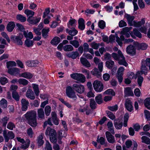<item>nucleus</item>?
I'll return each instance as SVG.
<instances>
[{
	"mask_svg": "<svg viewBox=\"0 0 150 150\" xmlns=\"http://www.w3.org/2000/svg\"><path fill=\"white\" fill-rule=\"evenodd\" d=\"M79 28L81 30H83L85 28L84 21L82 18H80L78 20Z\"/></svg>",
	"mask_w": 150,
	"mask_h": 150,
	"instance_id": "obj_22",
	"label": "nucleus"
},
{
	"mask_svg": "<svg viewBox=\"0 0 150 150\" xmlns=\"http://www.w3.org/2000/svg\"><path fill=\"white\" fill-rule=\"evenodd\" d=\"M79 55V53L77 51L72 52L71 53H69L67 54V57L73 59L76 58Z\"/></svg>",
	"mask_w": 150,
	"mask_h": 150,
	"instance_id": "obj_25",
	"label": "nucleus"
},
{
	"mask_svg": "<svg viewBox=\"0 0 150 150\" xmlns=\"http://www.w3.org/2000/svg\"><path fill=\"white\" fill-rule=\"evenodd\" d=\"M43 136L44 134L42 133L39 135L38 138V146H41L42 145L44 142V140H43Z\"/></svg>",
	"mask_w": 150,
	"mask_h": 150,
	"instance_id": "obj_27",
	"label": "nucleus"
},
{
	"mask_svg": "<svg viewBox=\"0 0 150 150\" xmlns=\"http://www.w3.org/2000/svg\"><path fill=\"white\" fill-rule=\"evenodd\" d=\"M73 89V87L68 86L66 88V94L67 96L69 98H71L75 101L77 98L76 93Z\"/></svg>",
	"mask_w": 150,
	"mask_h": 150,
	"instance_id": "obj_4",
	"label": "nucleus"
},
{
	"mask_svg": "<svg viewBox=\"0 0 150 150\" xmlns=\"http://www.w3.org/2000/svg\"><path fill=\"white\" fill-rule=\"evenodd\" d=\"M38 119L44 120L45 119V115L43 108H40L37 110Z\"/></svg>",
	"mask_w": 150,
	"mask_h": 150,
	"instance_id": "obj_18",
	"label": "nucleus"
},
{
	"mask_svg": "<svg viewBox=\"0 0 150 150\" xmlns=\"http://www.w3.org/2000/svg\"><path fill=\"white\" fill-rule=\"evenodd\" d=\"M134 34L137 37L140 38H142V34L136 29H134L133 30Z\"/></svg>",
	"mask_w": 150,
	"mask_h": 150,
	"instance_id": "obj_58",
	"label": "nucleus"
},
{
	"mask_svg": "<svg viewBox=\"0 0 150 150\" xmlns=\"http://www.w3.org/2000/svg\"><path fill=\"white\" fill-rule=\"evenodd\" d=\"M45 149V150H52V146L50 142L48 141H47L46 142Z\"/></svg>",
	"mask_w": 150,
	"mask_h": 150,
	"instance_id": "obj_61",
	"label": "nucleus"
},
{
	"mask_svg": "<svg viewBox=\"0 0 150 150\" xmlns=\"http://www.w3.org/2000/svg\"><path fill=\"white\" fill-rule=\"evenodd\" d=\"M78 33V31L76 30L75 28L70 30L69 32V34L72 36H74L76 35Z\"/></svg>",
	"mask_w": 150,
	"mask_h": 150,
	"instance_id": "obj_57",
	"label": "nucleus"
},
{
	"mask_svg": "<svg viewBox=\"0 0 150 150\" xmlns=\"http://www.w3.org/2000/svg\"><path fill=\"white\" fill-rule=\"evenodd\" d=\"M32 86L35 94L36 96H38L40 93L38 85L35 84H33Z\"/></svg>",
	"mask_w": 150,
	"mask_h": 150,
	"instance_id": "obj_37",
	"label": "nucleus"
},
{
	"mask_svg": "<svg viewBox=\"0 0 150 150\" xmlns=\"http://www.w3.org/2000/svg\"><path fill=\"white\" fill-rule=\"evenodd\" d=\"M95 100L96 103L99 104H101L103 102L102 96L101 94H99L96 97Z\"/></svg>",
	"mask_w": 150,
	"mask_h": 150,
	"instance_id": "obj_42",
	"label": "nucleus"
},
{
	"mask_svg": "<svg viewBox=\"0 0 150 150\" xmlns=\"http://www.w3.org/2000/svg\"><path fill=\"white\" fill-rule=\"evenodd\" d=\"M46 136H49L50 137L56 135V132L55 130L50 127H47L45 132Z\"/></svg>",
	"mask_w": 150,
	"mask_h": 150,
	"instance_id": "obj_15",
	"label": "nucleus"
},
{
	"mask_svg": "<svg viewBox=\"0 0 150 150\" xmlns=\"http://www.w3.org/2000/svg\"><path fill=\"white\" fill-rule=\"evenodd\" d=\"M7 128L11 130H13L14 128H15V126L14 124L12 122H9L7 125Z\"/></svg>",
	"mask_w": 150,
	"mask_h": 150,
	"instance_id": "obj_63",
	"label": "nucleus"
},
{
	"mask_svg": "<svg viewBox=\"0 0 150 150\" xmlns=\"http://www.w3.org/2000/svg\"><path fill=\"white\" fill-rule=\"evenodd\" d=\"M7 101L4 98H2L0 101V106L2 108H6L7 106Z\"/></svg>",
	"mask_w": 150,
	"mask_h": 150,
	"instance_id": "obj_41",
	"label": "nucleus"
},
{
	"mask_svg": "<svg viewBox=\"0 0 150 150\" xmlns=\"http://www.w3.org/2000/svg\"><path fill=\"white\" fill-rule=\"evenodd\" d=\"M75 23H76V21L75 19L70 20L67 24L68 27L69 28H71V26H74Z\"/></svg>",
	"mask_w": 150,
	"mask_h": 150,
	"instance_id": "obj_53",
	"label": "nucleus"
},
{
	"mask_svg": "<svg viewBox=\"0 0 150 150\" xmlns=\"http://www.w3.org/2000/svg\"><path fill=\"white\" fill-rule=\"evenodd\" d=\"M118 54L113 53L112 54V57L114 59L118 61V63L120 65H122L127 67L128 64L125 61V58L121 51L120 50L118 51Z\"/></svg>",
	"mask_w": 150,
	"mask_h": 150,
	"instance_id": "obj_2",
	"label": "nucleus"
},
{
	"mask_svg": "<svg viewBox=\"0 0 150 150\" xmlns=\"http://www.w3.org/2000/svg\"><path fill=\"white\" fill-rule=\"evenodd\" d=\"M40 18H37L36 17H32L30 18V17H28L27 19V21L31 24L35 25L40 21Z\"/></svg>",
	"mask_w": 150,
	"mask_h": 150,
	"instance_id": "obj_13",
	"label": "nucleus"
},
{
	"mask_svg": "<svg viewBox=\"0 0 150 150\" xmlns=\"http://www.w3.org/2000/svg\"><path fill=\"white\" fill-rule=\"evenodd\" d=\"M51 107L49 105L46 106L45 108V113L46 116H48L50 115L51 112Z\"/></svg>",
	"mask_w": 150,
	"mask_h": 150,
	"instance_id": "obj_47",
	"label": "nucleus"
},
{
	"mask_svg": "<svg viewBox=\"0 0 150 150\" xmlns=\"http://www.w3.org/2000/svg\"><path fill=\"white\" fill-rule=\"evenodd\" d=\"M25 117L28 121V123L32 127H35L38 125L36 119V113L34 110L27 112L24 115Z\"/></svg>",
	"mask_w": 150,
	"mask_h": 150,
	"instance_id": "obj_1",
	"label": "nucleus"
},
{
	"mask_svg": "<svg viewBox=\"0 0 150 150\" xmlns=\"http://www.w3.org/2000/svg\"><path fill=\"white\" fill-rule=\"evenodd\" d=\"M142 142L147 144H150V139L145 136H142Z\"/></svg>",
	"mask_w": 150,
	"mask_h": 150,
	"instance_id": "obj_50",
	"label": "nucleus"
},
{
	"mask_svg": "<svg viewBox=\"0 0 150 150\" xmlns=\"http://www.w3.org/2000/svg\"><path fill=\"white\" fill-rule=\"evenodd\" d=\"M16 18L18 20L22 22H25L26 20V18L21 14L17 15Z\"/></svg>",
	"mask_w": 150,
	"mask_h": 150,
	"instance_id": "obj_43",
	"label": "nucleus"
},
{
	"mask_svg": "<svg viewBox=\"0 0 150 150\" xmlns=\"http://www.w3.org/2000/svg\"><path fill=\"white\" fill-rule=\"evenodd\" d=\"M8 72L11 75H16L19 74V69L16 68H9L8 70Z\"/></svg>",
	"mask_w": 150,
	"mask_h": 150,
	"instance_id": "obj_20",
	"label": "nucleus"
},
{
	"mask_svg": "<svg viewBox=\"0 0 150 150\" xmlns=\"http://www.w3.org/2000/svg\"><path fill=\"white\" fill-rule=\"evenodd\" d=\"M73 89L79 93L81 94L84 91V87L81 84H74L72 85Z\"/></svg>",
	"mask_w": 150,
	"mask_h": 150,
	"instance_id": "obj_9",
	"label": "nucleus"
},
{
	"mask_svg": "<svg viewBox=\"0 0 150 150\" xmlns=\"http://www.w3.org/2000/svg\"><path fill=\"white\" fill-rule=\"evenodd\" d=\"M82 72L83 73L86 75V77L87 79H89L91 78V76L90 74L89 70L84 69H82Z\"/></svg>",
	"mask_w": 150,
	"mask_h": 150,
	"instance_id": "obj_46",
	"label": "nucleus"
},
{
	"mask_svg": "<svg viewBox=\"0 0 150 150\" xmlns=\"http://www.w3.org/2000/svg\"><path fill=\"white\" fill-rule=\"evenodd\" d=\"M8 120L9 118L6 117H4L1 119V123L3 126L5 127L6 126Z\"/></svg>",
	"mask_w": 150,
	"mask_h": 150,
	"instance_id": "obj_64",
	"label": "nucleus"
},
{
	"mask_svg": "<svg viewBox=\"0 0 150 150\" xmlns=\"http://www.w3.org/2000/svg\"><path fill=\"white\" fill-rule=\"evenodd\" d=\"M145 106L149 110H150V98H146L144 101Z\"/></svg>",
	"mask_w": 150,
	"mask_h": 150,
	"instance_id": "obj_40",
	"label": "nucleus"
},
{
	"mask_svg": "<svg viewBox=\"0 0 150 150\" xmlns=\"http://www.w3.org/2000/svg\"><path fill=\"white\" fill-rule=\"evenodd\" d=\"M125 105L126 108L129 112H131L133 110L132 102L129 99H127L126 100Z\"/></svg>",
	"mask_w": 150,
	"mask_h": 150,
	"instance_id": "obj_17",
	"label": "nucleus"
},
{
	"mask_svg": "<svg viewBox=\"0 0 150 150\" xmlns=\"http://www.w3.org/2000/svg\"><path fill=\"white\" fill-rule=\"evenodd\" d=\"M106 113L108 117L111 120H113L115 118V116L112 112L109 111H106Z\"/></svg>",
	"mask_w": 150,
	"mask_h": 150,
	"instance_id": "obj_54",
	"label": "nucleus"
},
{
	"mask_svg": "<svg viewBox=\"0 0 150 150\" xmlns=\"http://www.w3.org/2000/svg\"><path fill=\"white\" fill-rule=\"evenodd\" d=\"M107 126L109 130L111 133L113 134H114L115 132L112 122L111 121L108 122L107 123Z\"/></svg>",
	"mask_w": 150,
	"mask_h": 150,
	"instance_id": "obj_28",
	"label": "nucleus"
},
{
	"mask_svg": "<svg viewBox=\"0 0 150 150\" xmlns=\"http://www.w3.org/2000/svg\"><path fill=\"white\" fill-rule=\"evenodd\" d=\"M24 13L27 16H29L28 17H30V18H32L35 14V12L33 11L28 9L25 10Z\"/></svg>",
	"mask_w": 150,
	"mask_h": 150,
	"instance_id": "obj_38",
	"label": "nucleus"
},
{
	"mask_svg": "<svg viewBox=\"0 0 150 150\" xmlns=\"http://www.w3.org/2000/svg\"><path fill=\"white\" fill-rule=\"evenodd\" d=\"M49 31V28H43L42 31V36L44 38H47L48 36V33Z\"/></svg>",
	"mask_w": 150,
	"mask_h": 150,
	"instance_id": "obj_34",
	"label": "nucleus"
},
{
	"mask_svg": "<svg viewBox=\"0 0 150 150\" xmlns=\"http://www.w3.org/2000/svg\"><path fill=\"white\" fill-rule=\"evenodd\" d=\"M129 117V114L128 113H126L125 115L124 118L123 125L125 127H126L127 126V122Z\"/></svg>",
	"mask_w": 150,
	"mask_h": 150,
	"instance_id": "obj_52",
	"label": "nucleus"
},
{
	"mask_svg": "<svg viewBox=\"0 0 150 150\" xmlns=\"http://www.w3.org/2000/svg\"><path fill=\"white\" fill-rule=\"evenodd\" d=\"M3 132V136L6 142H8L9 140L12 139L15 137V134L12 131H9L7 132L6 131L4 130Z\"/></svg>",
	"mask_w": 150,
	"mask_h": 150,
	"instance_id": "obj_7",
	"label": "nucleus"
},
{
	"mask_svg": "<svg viewBox=\"0 0 150 150\" xmlns=\"http://www.w3.org/2000/svg\"><path fill=\"white\" fill-rule=\"evenodd\" d=\"M135 46L129 45L127 46L126 49V52L127 53L131 55H134L136 53Z\"/></svg>",
	"mask_w": 150,
	"mask_h": 150,
	"instance_id": "obj_14",
	"label": "nucleus"
},
{
	"mask_svg": "<svg viewBox=\"0 0 150 150\" xmlns=\"http://www.w3.org/2000/svg\"><path fill=\"white\" fill-rule=\"evenodd\" d=\"M90 45L95 50H97L99 47L100 44L99 43H96L95 42H93L90 44Z\"/></svg>",
	"mask_w": 150,
	"mask_h": 150,
	"instance_id": "obj_55",
	"label": "nucleus"
},
{
	"mask_svg": "<svg viewBox=\"0 0 150 150\" xmlns=\"http://www.w3.org/2000/svg\"><path fill=\"white\" fill-rule=\"evenodd\" d=\"M15 26V24L13 22H10L7 25V30L8 32H11L13 31Z\"/></svg>",
	"mask_w": 150,
	"mask_h": 150,
	"instance_id": "obj_26",
	"label": "nucleus"
},
{
	"mask_svg": "<svg viewBox=\"0 0 150 150\" xmlns=\"http://www.w3.org/2000/svg\"><path fill=\"white\" fill-rule=\"evenodd\" d=\"M114 125L115 128L117 129H121L122 126V122H117L116 120H115Z\"/></svg>",
	"mask_w": 150,
	"mask_h": 150,
	"instance_id": "obj_51",
	"label": "nucleus"
},
{
	"mask_svg": "<svg viewBox=\"0 0 150 150\" xmlns=\"http://www.w3.org/2000/svg\"><path fill=\"white\" fill-rule=\"evenodd\" d=\"M80 61L81 63L86 67H91V64L86 58L82 57L81 58Z\"/></svg>",
	"mask_w": 150,
	"mask_h": 150,
	"instance_id": "obj_23",
	"label": "nucleus"
},
{
	"mask_svg": "<svg viewBox=\"0 0 150 150\" xmlns=\"http://www.w3.org/2000/svg\"><path fill=\"white\" fill-rule=\"evenodd\" d=\"M104 94L111 95L112 96H114L115 95L114 91L111 89H109L106 91L104 92Z\"/></svg>",
	"mask_w": 150,
	"mask_h": 150,
	"instance_id": "obj_56",
	"label": "nucleus"
},
{
	"mask_svg": "<svg viewBox=\"0 0 150 150\" xmlns=\"http://www.w3.org/2000/svg\"><path fill=\"white\" fill-rule=\"evenodd\" d=\"M105 139L103 137H100L99 138V136H98L97 138V142L99 143L101 145H103L105 144Z\"/></svg>",
	"mask_w": 150,
	"mask_h": 150,
	"instance_id": "obj_48",
	"label": "nucleus"
},
{
	"mask_svg": "<svg viewBox=\"0 0 150 150\" xmlns=\"http://www.w3.org/2000/svg\"><path fill=\"white\" fill-rule=\"evenodd\" d=\"M33 42L29 39H27L25 41V45L29 47H32L33 45Z\"/></svg>",
	"mask_w": 150,
	"mask_h": 150,
	"instance_id": "obj_49",
	"label": "nucleus"
},
{
	"mask_svg": "<svg viewBox=\"0 0 150 150\" xmlns=\"http://www.w3.org/2000/svg\"><path fill=\"white\" fill-rule=\"evenodd\" d=\"M18 81L20 84H22L23 86L26 85L28 83L27 80L24 79H19Z\"/></svg>",
	"mask_w": 150,
	"mask_h": 150,
	"instance_id": "obj_45",
	"label": "nucleus"
},
{
	"mask_svg": "<svg viewBox=\"0 0 150 150\" xmlns=\"http://www.w3.org/2000/svg\"><path fill=\"white\" fill-rule=\"evenodd\" d=\"M71 77L82 83H83L86 81V77L84 75L81 74L74 73L70 75Z\"/></svg>",
	"mask_w": 150,
	"mask_h": 150,
	"instance_id": "obj_6",
	"label": "nucleus"
},
{
	"mask_svg": "<svg viewBox=\"0 0 150 150\" xmlns=\"http://www.w3.org/2000/svg\"><path fill=\"white\" fill-rule=\"evenodd\" d=\"M94 90L97 92H100L103 88V85L100 81H95L93 83Z\"/></svg>",
	"mask_w": 150,
	"mask_h": 150,
	"instance_id": "obj_8",
	"label": "nucleus"
},
{
	"mask_svg": "<svg viewBox=\"0 0 150 150\" xmlns=\"http://www.w3.org/2000/svg\"><path fill=\"white\" fill-rule=\"evenodd\" d=\"M20 76L28 79H30L32 77L33 75L30 73L25 72L21 74Z\"/></svg>",
	"mask_w": 150,
	"mask_h": 150,
	"instance_id": "obj_31",
	"label": "nucleus"
},
{
	"mask_svg": "<svg viewBox=\"0 0 150 150\" xmlns=\"http://www.w3.org/2000/svg\"><path fill=\"white\" fill-rule=\"evenodd\" d=\"M60 40V38L59 37H55L52 40L50 43L52 45H56L59 43Z\"/></svg>",
	"mask_w": 150,
	"mask_h": 150,
	"instance_id": "obj_33",
	"label": "nucleus"
},
{
	"mask_svg": "<svg viewBox=\"0 0 150 150\" xmlns=\"http://www.w3.org/2000/svg\"><path fill=\"white\" fill-rule=\"evenodd\" d=\"M134 45L138 50H146L147 48V45L144 43L139 44L137 42H134Z\"/></svg>",
	"mask_w": 150,
	"mask_h": 150,
	"instance_id": "obj_19",
	"label": "nucleus"
},
{
	"mask_svg": "<svg viewBox=\"0 0 150 150\" xmlns=\"http://www.w3.org/2000/svg\"><path fill=\"white\" fill-rule=\"evenodd\" d=\"M26 96L31 100H34L35 98V96L33 91L32 89H28L25 95Z\"/></svg>",
	"mask_w": 150,
	"mask_h": 150,
	"instance_id": "obj_16",
	"label": "nucleus"
},
{
	"mask_svg": "<svg viewBox=\"0 0 150 150\" xmlns=\"http://www.w3.org/2000/svg\"><path fill=\"white\" fill-rule=\"evenodd\" d=\"M21 110L23 111H26L27 110L29 103L28 100L25 98H22L21 100Z\"/></svg>",
	"mask_w": 150,
	"mask_h": 150,
	"instance_id": "obj_12",
	"label": "nucleus"
},
{
	"mask_svg": "<svg viewBox=\"0 0 150 150\" xmlns=\"http://www.w3.org/2000/svg\"><path fill=\"white\" fill-rule=\"evenodd\" d=\"M30 143V140L28 139H27L25 142L22 144L21 146V148L23 149H25L28 148Z\"/></svg>",
	"mask_w": 150,
	"mask_h": 150,
	"instance_id": "obj_30",
	"label": "nucleus"
},
{
	"mask_svg": "<svg viewBox=\"0 0 150 150\" xmlns=\"http://www.w3.org/2000/svg\"><path fill=\"white\" fill-rule=\"evenodd\" d=\"M101 72L102 71H98V69L97 68H94L91 71V73L92 75L96 76L98 78L101 77Z\"/></svg>",
	"mask_w": 150,
	"mask_h": 150,
	"instance_id": "obj_21",
	"label": "nucleus"
},
{
	"mask_svg": "<svg viewBox=\"0 0 150 150\" xmlns=\"http://www.w3.org/2000/svg\"><path fill=\"white\" fill-rule=\"evenodd\" d=\"M98 25L99 27L102 29H103L105 26V23L103 20H101L99 21Z\"/></svg>",
	"mask_w": 150,
	"mask_h": 150,
	"instance_id": "obj_62",
	"label": "nucleus"
},
{
	"mask_svg": "<svg viewBox=\"0 0 150 150\" xmlns=\"http://www.w3.org/2000/svg\"><path fill=\"white\" fill-rule=\"evenodd\" d=\"M105 135L108 141L110 143L114 144L116 143L114 136L110 133L108 131L105 132Z\"/></svg>",
	"mask_w": 150,
	"mask_h": 150,
	"instance_id": "obj_10",
	"label": "nucleus"
},
{
	"mask_svg": "<svg viewBox=\"0 0 150 150\" xmlns=\"http://www.w3.org/2000/svg\"><path fill=\"white\" fill-rule=\"evenodd\" d=\"M52 118L53 122L56 125L59 124V120L57 117V115L55 112H52L51 113Z\"/></svg>",
	"mask_w": 150,
	"mask_h": 150,
	"instance_id": "obj_24",
	"label": "nucleus"
},
{
	"mask_svg": "<svg viewBox=\"0 0 150 150\" xmlns=\"http://www.w3.org/2000/svg\"><path fill=\"white\" fill-rule=\"evenodd\" d=\"M12 96L16 101H18L19 100L20 96L16 91H13L12 93Z\"/></svg>",
	"mask_w": 150,
	"mask_h": 150,
	"instance_id": "obj_35",
	"label": "nucleus"
},
{
	"mask_svg": "<svg viewBox=\"0 0 150 150\" xmlns=\"http://www.w3.org/2000/svg\"><path fill=\"white\" fill-rule=\"evenodd\" d=\"M23 37V34H20L17 36L12 35L10 38L11 41L14 43L18 45H22L23 42L22 40Z\"/></svg>",
	"mask_w": 150,
	"mask_h": 150,
	"instance_id": "obj_5",
	"label": "nucleus"
},
{
	"mask_svg": "<svg viewBox=\"0 0 150 150\" xmlns=\"http://www.w3.org/2000/svg\"><path fill=\"white\" fill-rule=\"evenodd\" d=\"M105 65L107 68L109 69H111L114 65V62L113 61L110 60L106 62Z\"/></svg>",
	"mask_w": 150,
	"mask_h": 150,
	"instance_id": "obj_32",
	"label": "nucleus"
},
{
	"mask_svg": "<svg viewBox=\"0 0 150 150\" xmlns=\"http://www.w3.org/2000/svg\"><path fill=\"white\" fill-rule=\"evenodd\" d=\"M96 103L94 99H90V106L92 109H95L96 108Z\"/></svg>",
	"mask_w": 150,
	"mask_h": 150,
	"instance_id": "obj_39",
	"label": "nucleus"
},
{
	"mask_svg": "<svg viewBox=\"0 0 150 150\" xmlns=\"http://www.w3.org/2000/svg\"><path fill=\"white\" fill-rule=\"evenodd\" d=\"M125 17L127 19L128 23L130 26H132L133 20L135 18V16L131 15L125 13Z\"/></svg>",
	"mask_w": 150,
	"mask_h": 150,
	"instance_id": "obj_11",
	"label": "nucleus"
},
{
	"mask_svg": "<svg viewBox=\"0 0 150 150\" xmlns=\"http://www.w3.org/2000/svg\"><path fill=\"white\" fill-rule=\"evenodd\" d=\"M7 68L9 69L10 67L13 66H16V62L13 61H10L7 62Z\"/></svg>",
	"mask_w": 150,
	"mask_h": 150,
	"instance_id": "obj_60",
	"label": "nucleus"
},
{
	"mask_svg": "<svg viewBox=\"0 0 150 150\" xmlns=\"http://www.w3.org/2000/svg\"><path fill=\"white\" fill-rule=\"evenodd\" d=\"M69 43L76 48L78 47L80 45L79 41L76 40H71L69 41Z\"/></svg>",
	"mask_w": 150,
	"mask_h": 150,
	"instance_id": "obj_44",
	"label": "nucleus"
},
{
	"mask_svg": "<svg viewBox=\"0 0 150 150\" xmlns=\"http://www.w3.org/2000/svg\"><path fill=\"white\" fill-rule=\"evenodd\" d=\"M51 120V118H48L47 121H46L44 122L43 124V127L44 128H45L46 127L47 124H48L51 126L52 125H53L52 123Z\"/></svg>",
	"mask_w": 150,
	"mask_h": 150,
	"instance_id": "obj_59",
	"label": "nucleus"
},
{
	"mask_svg": "<svg viewBox=\"0 0 150 150\" xmlns=\"http://www.w3.org/2000/svg\"><path fill=\"white\" fill-rule=\"evenodd\" d=\"M146 66L149 67L150 70V58H147L146 60H142L140 71L141 74H147L148 69Z\"/></svg>",
	"mask_w": 150,
	"mask_h": 150,
	"instance_id": "obj_3",
	"label": "nucleus"
},
{
	"mask_svg": "<svg viewBox=\"0 0 150 150\" xmlns=\"http://www.w3.org/2000/svg\"><path fill=\"white\" fill-rule=\"evenodd\" d=\"M64 50L66 52L71 51L74 50L72 46L70 45H66L63 47Z\"/></svg>",
	"mask_w": 150,
	"mask_h": 150,
	"instance_id": "obj_36",
	"label": "nucleus"
},
{
	"mask_svg": "<svg viewBox=\"0 0 150 150\" xmlns=\"http://www.w3.org/2000/svg\"><path fill=\"white\" fill-rule=\"evenodd\" d=\"M125 93L127 96H132L134 95L131 88L127 87L125 88Z\"/></svg>",
	"mask_w": 150,
	"mask_h": 150,
	"instance_id": "obj_29",
	"label": "nucleus"
}]
</instances>
